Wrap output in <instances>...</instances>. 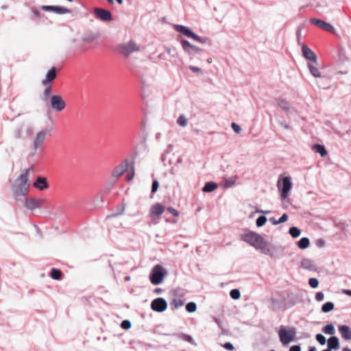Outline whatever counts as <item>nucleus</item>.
Wrapping results in <instances>:
<instances>
[{
  "mask_svg": "<svg viewBox=\"0 0 351 351\" xmlns=\"http://www.w3.org/2000/svg\"><path fill=\"white\" fill-rule=\"evenodd\" d=\"M33 167L21 171V175L14 180L12 186V190L15 197L25 196L29 191V176L33 171Z\"/></svg>",
  "mask_w": 351,
  "mask_h": 351,
  "instance_id": "1",
  "label": "nucleus"
},
{
  "mask_svg": "<svg viewBox=\"0 0 351 351\" xmlns=\"http://www.w3.org/2000/svg\"><path fill=\"white\" fill-rule=\"evenodd\" d=\"M241 239L257 250H263L267 246V243L263 237L252 231L241 234Z\"/></svg>",
  "mask_w": 351,
  "mask_h": 351,
  "instance_id": "2",
  "label": "nucleus"
},
{
  "mask_svg": "<svg viewBox=\"0 0 351 351\" xmlns=\"http://www.w3.org/2000/svg\"><path fill=\"white\" fill-rule=\"evenodd\" d=\"M174 29L176 32L180 33L181 34L184 35L188 38H192L195 41H197L199 43L207 44L208 45H211L212 44L210 38L207 37H200L197 34H195L190 28L184 25H175Z\"/></svg>",
  "mask_w": 351,
  "mask_h": 351,
  "instance_id": "3",
  "label": "nucleus"
},
{
  "mask_svg": "<svg viewBox=\"0 0 351 351\" xmlns=\"http://www.w3.org/2000/svg\"><path fill=\"white\" fill-rule=\"evenodd\" d=\"M141 49V46L134 40H130L129 41L123 43L117 46L119 53L126 58L129 57L134 52L140 51Z\"/></svg>",
  "mask_w": 351,
  "mask_h": 351,
  "instance_id": "4",
  "label": "nucleus"
},
{
  "mask_svg": "<svg viewBox=\"0 0 351 351\" xmlns=\"http://www.w3.org/2000/svg\"><path fill=\"white\" fill-rule=\"evenodd\" d=\"M167 274V270L161 265H156L150 271L149 280L152 285H160L163 282Z\"/></svg>",
  "mask_w": 351,
  "mask_h": 351,
  "instance_id": "5",
  "label": "nucleus"
},
{
  "mask_svg": "<svg viewBox=\"0 0 351 351\" xmlns=\"http://www.w3.org/2000/svg\"><path fill=\"white\" fill-rule=\"evenodd\" d=\"M295 333V328L287 330L284 326H282L278 331V335L282 345L286 346L292 342L294 340Z\"/></svg>",
  "mask_w": 351,
  "mask_h": 351,
  "instance_id": "6",
  "label": "nucleus"
},
{
  "mask_svg": "<svg viewBox=\"0 0 351 351\" xmlns=\"http://www.w3.org/2000/svg\"><path fill=\"white\" fill-rule=\"evenodd\" d=\"M291 186L292 183L289 177H284L281 184L278 182V187L281 192L282 199H286L289 196Z\"/></svg>",
  "mask_w": 351,
  "mask_h": 351,
  "instance_id": "7",
  "label": "nucleus"
},
{
  "mask_svg": "<svg viewBox=\"0 0 351 351\" xmlns=\"http://www.w3.org/2000/svg\"><path fill=\"white\" fill-rule=\"evenodd\" d=\"M49 134L50 131L48 130H43L36 134L33 142V149L34 151H36L42 147L47 136Z\"/></svg>",
  "mask_w": 351,
  "mask_h": 351,
  "instance_id": "8",
  "label": "nucleus"
},
{
  "mask_svg": "<svg viewBox=\"0 0 351 351\" xmlns=\"http://www.w3.org/2000/svg\"><path fill=\"white\" fill-rule=\"evenodd\" d=\"M180 43L184 51L188 55H199L202 52V49L191 44L186 40H182Z\"/></svg>",
  "mask_w": 351,
  "mask_h": 351,
  "instance_id": "9",
  "label": "nucleus"
},
{
  "mask_svg": "<svg viewBox=\"0 0 351 351\" xmlns=\"http://www.w3.org/2000/svg\"><path fill=\"white\" fill-rule=\"evenodd\" d=\"M50 103L52 109L57 112L63 110L66 107L65 101L58 95H53L50 97Z\"/></svg>",
  "mask_w": 351,
  "mask_h": 351,
  "instance_id": "10",
  "label": "nucleus"
},
{
  "mask_svg": "<svg viewBox=\"0 0 351 351\" xmlns=\"http://www.w3.org/2000/svg\"><path fill=\"white\" fill-rule=\"evenodd\" d=\"M151 308L154 311L162 313L167 308V302L162 298H158L151 303Z\"/></svg>",
  "mask_w": 351,
  "mask_h": 351,
  "instance_id": "11",
  "label": "nucleus"
},
{
  "mask_svg": "<svg viewBox=\"0 0 351 351\" xmlns=\"http://www.w3.org/2000/svg\"><path fill=\"white\" fill-rule=\"evenodd\" d=\"M94 13L96 17L101 21L109 22L112 20L111 12L107 10L100 8H95L94 9Z\"/></svg>",
  "mask_w": 351,
  "mask_h": 351,
  "instance_id": "12",
  "label": "nucleus"
},
{
  "mask_svg": "<svg viewBox=\"0 0 351 351\" xmlns=\"http://www.w3.org/2000/svg\"><path fill=\"white\" fill-rule=\"evenodd\" d=\"M45 202V199L42 198H25V206L27 208L33 210L36 208H40Z\"/></svg>",
  "mask_w": 351,
  "mask_h": 351,
  "instance_id": "13",
  "label": "nucleus"
},
{
  "mask_svg": "<svg viewBox=\"0 0 351 351\" xmlns=\"http://www.w3.org/2000/svg\"><path fill=\"white\" fill-rule=\"evenodd\" d=\"M41 9L46 12H53L58 14H64L71 12L69 9L58 5H42Z\"/></svg>",
  "mask_w": 351,
  "mask_h": 351,
  "instance_id": "14",
  "label": "nucleus"
},
{
  "mask_svg": "<svg viewBox=\"0 0 351 351\" xmlns=\"http://www.w3.org/2000/svg\"><path fill=\"white\" fill-rule=\"evenodd\" d=\"M311 22L317 25V27H320L321 29L327 31L328 32L334 33L335 32V29L332 25H331L330 23L325 22L322 20L313 18L311 19Z\"/></svg>",
  "mask_w": 351,
  "mask_h": 351,
  "instance_id": "15",
  "label": "nucleus"
},
{
  "mask_svg": "<svg viewBox=\"0 0 351 351\" xmlns=\"http://www.w3.org/2000/svg\"><path fill=\"white\" fill-rule=\"evenodd\" d=\"M128 160L125 159L114 169L112 173V176L115 178H119L128 169Z\"/></svg>",
  "mask_w": 351,
  "mask_h": 351,
  "instance_id": "16",
  "label": "nucleus"
},
{
  "mask_svg": "<svg viewBox=\"0 0 351 351\" xmlns=\"http://www.w3.org/2000/svg\"><path fill=\"white\" fill-rule=\"evenodd\" d=\"M302 51L304 57L310 61H312L313 63L317 64V58L316 54L307 46L303 45L302 47Z\"/></svg>",
  "mask_w": 351,
  "mask_h": 351,
  "instance_id": "17",
  "label": "nucleus"
},
{
  "mask_svg": "<svg viewBox=\"0 0 351 351\" xmlns=\"http://www.w3.org/2000/svg\"><path fill=\"white\" fill-rule=\"evenodd\" d=\"M57 77V70L56 67H52L51 69L48 71L46 74L45 78L42 80V84L43 86H47L51 81L55 80Z\"/></svg>",
  "mask_w": 351,
  "mask_h": 351,
  "instance_id": "18",
  "label": "nucleus"
},
{
  "mask_svg": "<svg viewBox=\"0 0 351 351\" xmlns=\"http://www.w3.org/2000/svg\"><path fill=\"white\" fill-rule=\"evenodd\" d=\"M34 187L38 189L40 191L47 189L49 187V184L46 178L43 177H38L36 181L33 184Z\"/></svg>",
  "mask_w": 351,
  "mask_h": 351,
  "instance_id": "19",
  "label": "nucleus"
},
{
  "mask_svg": "<svg viewBox=\"0 0 351 351\" xmlns=\"http://www.w3.org/2000/svg\"><path fill=\"white\" fill-rule=\"evenodd\" d=\"M339 332L345 340H351V328L347 325L339 326Z\"/></svg>",
  "mask_w": 351,
  "mask_h": 351,
  "instance_id": "20",
  "label": "nucleus"
},
{
  "mask_svg": "<svg viewBox=\"0 0 351 351\" xmlns=\"http://www.w3.org/2000/svg\"><path fill=\"white\" fill-rule=\"evenodd\" d=\"M165 208L160 204H156L150 208V214L152 216L160 217L164 212Z\"/></svg>",
  "mask_w": 351,
  "mask_h": 351,
  "instance_id": "21",
  "label": "nucleus"
},
{
  "mask_svg": "<svg viewBox=\"0 0 351 351\" xmlns=\"http://www.w3.org/2000/svg\"><path fill=\"white\" fill-rule=\"evenodd\" d=\"M99 35V34L97 32H87L82 36V40L85 43H90L96 40Z\"/></svg>",
  "mask_w": 351,
  "mask_h": 351,
  "instance_id": "22",
  "label": "nucleus"
},
{
  "mask_svg": "<svg viewBox=\"0 0 351 351\" xmlns=\"http://www.w3.org/2000/svg\"><path fill=\"white\" fill-rule=\"evenodd\" d=\"M328 348L329 350H337L339 348V339L336 336H332L328 339Z\"/></svg>",
  "mask_w": 351,
  "mask_h": 351,
  "instance_id": "23",
  "label": "nucleus"
},
{
  "mask_svg": "<svg viewBox=\"0 0 351 351\" xmlns=\"http://www.w3.org/2000/svg\"><path fill=\"white\" fill-rule=\"evenodd\" d=\"M237 180V176H231L228 178L225 179L224 183L223 184V187L225 189H228L232 187L235 185L236 180Z\"/></svg>",
  "mask_w": 351,
  "mask_h": 351,
  "instance_id": "24",
  "label": "nucleus"
},
{
  "mask_svg": "<svg viewBox=\"0 0 351 351\" xmlns=\"http://www.w3.org/2000/svg\"><path fill=\"white\" fill-rule=\"evenodd\" d=\"M308 68L311 73V74L315 77H322V75L321 74V72L319 71V69L313 64L308 63Z\"/></svg>",
  "mask_w": 351,
  "mask_h": 351,
  "instance_id": "25",
  "label": "nucleus"
},
{
  "mask_svg": "<svg viewBox=\"0 0 351 351\" xmlns=\"http://www.w3.org/2000/svg\"><path fill=\"white\" fill-rule=\"evenodd\" d=\"M217 188V183L214 182H208L202 189V191L206 193L213 192Z\"/></svg>",
  "mask_w": 351,
  "mask_h": 351,
  "instance_id": "26",
  "label": "nucleus"
},
{
  "mask_svg": "<svg viewBox=\"0 0 351 351\" xmlns=\"http://www.w3.org/2000/svg\"><path fill=\"white\" fill-rule=\"evenodd\" d=\"M313 149L317 154H319L322 157H324L327 154V151L325 147L322 145L315 144L313 146Z\"/></svg>",
  "mask_w": 351,
  "mask_h": 351,
  "instance_id": "27",
  "label": "nucleus"
},
{
  "mask_svg": "<svg viewBox=\"0 0 351 351\" xmlns=\"http://www.w3.org/2000/svg\"><path fill=\"white\" fill-rule=\"evenodd\" d=\"M52 88L51 86H47L43 90L42 95H40V99L43 101L47 102L49 99L50 94L51 93Z\"/></svg>",
  "mask_w": 351,
  "mask_h": 351,
  "instance_id": "28",
  "label": "nucleus"
},
{
  "mask_svg": "<svg viewBox=\"0 0 351 351\" xmlns=\"http://www.w3.org/2000/svg\"><path fill=\"white\" fill-rule=\"evenodd\" d=\"M301 265L302 267L304 269H307L311 271L315 269V265L313 262L308 258L303 259L302 261Z\"/></svg>",
  "mask_w": 351,
  "mask_h": 351,
  "instance_id": "29",
  "label": "nucleus"
},
{
  "mask_svg": "<svg viewBox=\"0 0 351 351\" xmlns=\"http://www.w3.org/2000/svg\"><path fill=\"white\" fill-rule=\"evenodd\" d=\"M297 244L299 248L304 250L309 246L310 240L307 237H302L298 241Z\"/></svg>",
  "mask_w": 351,
  "mask_h": 351,
  "instance_id": "30",
  "label": "nucleus"
},
{
  "mask_svg": "<svg viewBox=\"0 0 351 351\" xmlns=\"http://www.w3.org/2000/svg\"><path fill=\"white\" fill-rule=\"evenodd\" d=\"M124 211H125V207L123 206H119L117 208L116 210L114 213H112L111 215H108L106 217V219H110L112 218L117 217L123 214Z\"/></svg>",
  "mask_w": 351,
  "mask_h": 351,
  "instance_id": "31",
  "label": "nucleus"
},
{
  "mask_svg": "<svg viewBox=\"0 0 351 351\" xmlns=\"http://www.w3.org/2000/svg\"><path fill=\"white\" fill-rule=\"evenodd\" d=\"M178 337L183 341H187L190 343L191 344L195 345V341L193 338L189 335L184 334V333H180L178 335Z\"/></svg>",
  "mask_w": 351,
  "mask_h": 351,
  "instance_id": "32",
  "label": "nucleus"
},
{
  "mask_svg": "<svg viewBox=\"0 0 351 351\" xmlns=\"http://www.w3.org/2000/svg\"><path fill=\"white\" fill-rule=\"evenodd\" d=\"M322 332L326 335H333L335 333V329L332 324H327L322 328Z\"/></svg>",
  "mask_w": 351,
  "mask_h": 351,
  "instance_id": "33",
  "label": "nucleus"
},
{
  "mask_svg": "<svg viewBox=\"0 0 351 351\" xmlns=\"http://www.w3.org/2000/svg\"><path fill=\"white\" fill-rule=\"evenodd\" d=\"M50 276L56 280L61 279L62 271L60 269L52 268L50 273Z\"/></svg>",
  "mask_w": 351,
  "mask_h": 351,
  "instance_id": "34",
  "label": "nucleus"
},
{
  "mask_svg": "<svg viewBox=\"0 0 351 351\" xmlns=\"http://www.w3.org/2000/svg\"><path fill=\"white\" fill-rule=\"evenodd\" d=\"M23 127L18 126L12 132V137L14 139H20L22 138Z\"/></svg>",
  "mask_w": 351,
  "mask_h": 351,
  "instance_id": "35",
  "label": "nucleus"
},
{
  "mask_svg": "<svg viewBox=\"0 0 351 351\" xmlns=\"http://www.w3.org/2000/svg\"><path fill=\"white\" fill-rule=\"evenodd\" d=\"M334 308V304L332 302H327L325 304H324L322 306V311L324 313H328L333 310Z\"/></svg>",
  "mask_w": 351,
  "mask_h": 351,
  "instance_id": "36",
  "label": "nucleus"
},
{
  "mask_svg": "<svg viewBox=\"0 0 351 351\" xmlns=\"http://www.w3.org/2000/svg\"><path fill=\"white\" fill-rule=\"evenodd\" d=\"M289 233L293 238H298L301 234L300 230L297 227H291L289 228Z\"/></svg>",
  "mask_w": 351,
  "mask_h": 351,
  "instance_id": "37",
  "label": "nucleus"
},
{
  "mask_svg": "<svg viewBox=\"0 0 351 351\" xmlns=\"http://www.w3.org/2000/svg\"><path fill=\"white\" fill-rule=\"evenodd\" d=\"M188 120L184 114L180 115L177 119V123L182 127L186 126Z\"/></svg>",
  "mask_w": 351,
  "mask_h": 351,
  "instance_id": "38",
  "label": "nucleus"
},
{
  "mask_svg": "<svg viewBox=\"0 0 351 351\" xmlns=\"http://www.w3.org/2000/svg\"><path fill=\"white\" fill-rule=\"evenodd\" d=\"M197 309V305L193 302H190L186 305V310L189 313H193Z\"/></svg>",
  "mask_w": 351,
  "mask_h": 351,
  "instance_id": "39",
  "label": "nucleus"
},
{
  "mask_svg": "<svg viewBox=\"0 0 351 351\" xmlns=\"http://www.w3.org/2000/svg\"><path fill=\"white\" fill-rule=\"evenodd\" d=\"M171 305L175 308H178L184 305V302L181 299H173L171 302Z\"/></svg>",
  "mask_w": 351,
  "mask_h": 351,
  "instance_id": "40",
  "label": "nucleus"
},
{
  "mask_svg": "<svg viewBox=\"0 0 351 351\" xmlns=\"http://www.w3.org/2000/svg\"><path fill=\"white\" fill-rule=\"evenodd\" d=\"M230 297L234 300H238L241 297V293L239 289H234L230 292Z\"/></svg>",
  "mask_w": 351,
  "mask_h": 351,
  "instance_id": "41",
  "label": "nucleus"
},
{
  "mask_svg": "<svg viewBox=\"0 0 351 351\" xmlns=\"http://www.w3.org/2000/svg\"><path fill=\"white\" fill-rule=\"evenodd\" d=\"M267 221V217L265 216H260L256 221V224L258 227H262Z\"/></svg>",
  "mask_w": 351,
  "mask_h": 351,
  "instance_id": "42",
  "label": "nucleus"
},
{
  "mask_svg": "<svg viewBox=\"0 0 351 351\" xmlns=\"http://www.w3.org/2000/svg\"><path fill=\"white\" fill-rule=\"evenodd\" d=\"M278 106L285 111H288L289 109V103L283 99H281L278 101Z\"/></svg>",
  "mask_w": 351,
  "mask_h": 351,
  "instance_id": "43",
  "label": "nucleus"
},
{
  "mask_svg": "<svg viewBox=\"0 0 351 351\" xmlns=\"http://www.w3.org/2000/svg\"><path fill=\"white\" fill-rule=\"evenodd\" d=\"M315 339L319 343V344L322 346L325 345L326 342V337L322 334H317Z\"/></svg>",
  "mask_w": 351,
  "mask_h": 351,
  "instance_id": "44",
  "label": "nucleus"
},
{
  "mask_svg": "<svg viewBox=\"0 0 351 351\" xmlns=\"http://www.w3.org/2000/svg\"><path fill=\"white\" fill-rule=\"evenodd\" d=\"M308 284L312 288H317L319 285V280L315 278H311L308 280Z\"/></svg>",
  "mask_w": 351,
  "mask_h": 351,
  "instance_id": "45",
  "label": "nucleus"
},
{
  "mask_svg": "<svg viewBox=\"0 0 351 351\" xmlns=\"http://www.w3.org/2000/svg\"><path fill=\"white\" fill-rule=\"evenodd\" d=\"M231 127L235 133L239 134L241 132V127L236 123H232Z\"/></svg>",
  "mask_w": 351,
  "mask_h": 351,
  "instance_id": "46",
  "label": "nucleus"
},
{
  "mask_svg": "<svg viewBox=\"0 0 351 351\" xmlns=\"http://www.w3.org/2000/svg\"><path fill=\"white\" fill-rule=\"evenodd\" d=\"M159 183L156 180H154L152 182V193H154L157 191L158 189Z\"/></svg>",
  "mask_w": 351,
  "mask_h": 351,
  "instance_id": "47",
  "label": "nucleus"
},
{
  "mask_svg": "<svg viewBox=\"0 0 351 351\" xmlns=\"http://www.w3.org/2000/svg\"><path fill=\"white\" fill-rule=\"evenodd\" d=\"M121 327L124 329H129L131 328V323L129 320H123L121 324Z\"/></svg>",
  "mask_w": 351,
  "mask_h": 351,
  "instance_id": "48",
  "label": "nucleus"
},
{
  "mask_svg": "<svg viewBox=\"0 0 351 351\" xmlns=\"http://www.w3.org/2000/svg\"><path fill=\"white\" fill-rule=\"evenodd\" d=\"M172 149H173V145H169L167 148L165 150L164 153L162 154L161 157H162V160L163 161L165 160V155L169 154L172 151Z\"/></svg>",
  "mask_w": 351,
  "mask_h": 351,
  "instance_id": "49",
  "label": "nucleus"
},
{
  "mask_svg": "<svg viewBox=\"0 0 351 351\" xmlns=\"http://www.w3.org/2000/svg\"><path fill=\"white\" fill-rule=\"evenodd\" d=\"M324 299V294L322 292H317L315 294V300L318 302H321Z\"/></svg>",
  "mask_w": 351,
  "mask_h": 351,
  "instance_id": "50",
  "label": "nucleus"
},
{
  "mask_svg": "<svg viewBox=\"0 0 351 351\" xmlns=\"http://www.w3.org/2000/svg\"><path fill=\"white\" fill-rule=\"evenodd\" d=\"M134 176V167L132 165L131 171L128 174L127 179L128 180H132Z\"/></svg>",
  "mask_w": 351,
  "mask_h": 351,
  "instance_id": "51",
  "label": "nucleus"
},
{
  "mask_svg": "<svg viewBox=\"0 0 351 351\" xmlns=\"http://www.w3.org/2000/svg\"><path fill=\"white\" fill-rule=\"evenodd\" d=\"M167 210L175 217H178L179 215V212L173 207H168Z\"/></svg>",
  "mask_w": 351,
  "mask_h": 351,
  "instance_id": "52",
  "label": "nucleus"
},
{
  "mask_svg": "<svg viewBox=\"0 0 351 351\" xmlns=\"http://www.w3.org/2000/svg\"><path fill=\"white\" fill-rule=\"evenodd\" d=\"M223 347L228 350H232L234 349V346L232 343L230 342H226L223 345Z\"/></svg>",
  "mask_w": 351,
  "mask_h": 351,
  "instance_id": "53",
  "label": "nucleus"
},
{
  "mask_svg": "<svg viewBox=\"0 0 351 351\" xmlns=\"http://www.w3.org/2000/svg\"><path fill=\"white\" fill-rule=\"evenodd\" d=\"M189 69L194 73H202V69L200 68L195 66H192V65L189 66Z\"/></svg>",
  "mask_w": 351,
  "mask_h": 351,
  "instance_id": "54",
  "label": "nucleus"
},
{
  "mask_svg": "<svg viewBox=\"0 0 351 351\" xmlns=\"http://www.w3.org/2000/svg\"><path fill=\"white\" fill-rule=\"evenodd\" d=\"M288 219V215L285 213L278 219L279 224L287 221Z\"/></svg>",
  "mask_w": 351,
  "mask_h": 351,
  "instance_id": "55",
  "label": "nucleus"
},
{
  "mask_svg": "<svg viewBox=\"0 0 351 351\" xmlns=\"http://www.w3.org/2000/svg\"><path fill=\"white\" fill-rule=\"evenodd\" d=\"M32 12L36 17H37V18L41 17V14L37 9L32 8Z\"/></svg>",
  "mask_w": 351,
  "mask_h": 351,
  "instance_id": "56",
  "label": "nucleus"
},
{
  "mask_svg": "<svg viewBox=\"0 0 351 351\" xmlns=\"http://www.w3.org/2000/svg\"><path fill=\"white\" fill-rule=\"evenodd\" d=\"M289 351H301L300 346L299 345H294L292 346Z\"/></svg>",
  "mask_w": 351,
  "mask_h": 351,
  "instance_id": "57",
  "label": "nucleus"
},
{
  "mask_svg": "<svg viewBox=\"0 0 351 351\" xmlns=\"http://www.w3.org/2000/svg\"><path fill=\"white\" fill-rule=\"evenodd\" d=\"M325 245V241L323 239H319L317 241V245L319 247H323Z\"/></svg>",
  "mask_w": 351,
  "mask_h": 351,
  "instance_id": "58",
  "label": "nucleus"
},
{
  "mask_svg": "<svg viewBox=\"0 0 351 351\" xmlns=\"http://www.w3.org/2000/svg\"><path fill=\"white\" fill-rule=\"evenodd\" d=\"M269 221L273 224V225H278L279 224V222H278V219L276 220L274 217H271L269 219Z\"/></svg>",
  "mask_w": 351,
  "mask_h": 351,
  "instance_id": "59",
  "label": "nucleus"
},
{
  "mask_svg": "<svg viewBox=\"0 0 351 351\" xmlns=\"http://www.w3.org/2000/svg\"><path fill=\"white\" fill-rule=\"evenodd\" d=\"M163 290L161 288H156L154 291V292L156 294H161L162 293Z\"/></svg>",
  "mask_w": 351,
  "mask_h": 351,
  "instance_id": "60",
  "label": "nucleus"
},
{
  "mask_svg": "<svg viewBox=\"0 0 351 351\" xmlns=\"http://www.w3.org/2000/svg\"><path fill=\"white\" fill-rule=\"evenodd\" d=\"M256 212L263 213V214H268L270 213L269 210H257Z\"/></svg>",
  "mask_w": 351,
  "mask_h": 351,
  "instance_id": "61",
  "label": "nucleus"
},
{
  "mask_svg": "<svg viewBox=\"0 0 351 351\" xmlns=\"http://www.w3.org/2000/svg\"><path fill=\"white\" fill-rule=\"evenodd\" d=\"M161 136H162L161 133H160V132L156 133V139L159 140L161 138Z\"/></svg>",
  "mask_w": 351,
  "mask_h": 351,
  "instance_id": "62",
  "label": "nucleus"
},
{
  "mask_svg": "<svg viewBox=\"0 0 351 351\" xmlns=\"http://www.w3.org/2000/svg\"><path fill=\"white\" fill-rule=\"evenodd\" d=\"M308 351H317V350H316V348H315V347H314V346H311V347H309V348H308Z\"/></svg>",
  "mask_w": 351,
  "mask_h": 351,
  "instance_id": "63",
  "label": "nucleus"
},
{
  "mask_svg": "<svg viewBox=\"0 0 351 351\" xmlns=\"http://www.w3.org/2000/svg\"><path fill=\"white\" fill-rule=\"evenodd\" d=\"M344 293L348 295L351 296V290H344Z\"/></svg>",
  "mask_w": 351,
  "mask_h": 351,
  "instance_id": "64",
  "label": "nucleus"
}]
</instances>
